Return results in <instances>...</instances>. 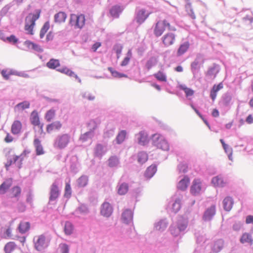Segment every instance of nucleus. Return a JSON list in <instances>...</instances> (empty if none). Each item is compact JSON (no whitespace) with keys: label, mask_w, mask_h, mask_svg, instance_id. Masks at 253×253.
Returning <instances> with one entry per match:
<instances>
[{"label":"nucleus","mask_w":253,"mask_h":253,"mask_svg":"<svg viewBox=\"0 0 253 253\" xmlns=\"http://www.w3.org/2000/svg\"><path fill=\"white\" fill-rule=\"evenodd\" d=\"M72 190L70 184L69 183H66L65 187L64 197L70 198L71 196Z\"/></svg>","instance_id":"obj_55"},{"label":"nucleus","mask_w":253,"mask_h":253,"mask_svg":"<svg viewBox=\"0 0 253 253\" xmlns=\"http://www.w3.org/2000/svg\"><path fill=\"white\" fill-rule=\"evenodd\" d=\"M7 161L5 164V167L6 170L8 169L9 167L13 164L15 163L20 158L19 156H17L13 153L12 151H9L6 155Z\"/></svg>","instance_id":"obj_11"},{"label":"nucleus","mask_w":253,"mask_h":253,"mask_svg":"<svg viewBox=\"0 0 253 253\" xmlns=\"http://www.w3.org/2000/svg\"><path fill=\"white\" fill-rule=\"evenodd\" d=\"M217 72L215 67H211L208 70L206 75L209 77H213V79L216 77Z\"/></svg>","instance_id":"obj_59"},{"label":"nucleus","mask_w":253,"mask_h":253,"mask_svg":"<svg viewBox=\"0 0 253 253\" xmlns=\"http://www.w3.org/2000/svg\"><path fill=\"white\" fill-rule=\"evenodd\" d=\"M181 208V200L178 198L176 199L172 205V210L175 213L178 212Z\"/></svg>","instance_id":"obj_51"},{"label":"nucleus","mask_w":253,"mask_h":253,"mask_svg":"<svg viewBox=\"0 0 253 253\" xmlns=\"http://www.w3.org/2000/svg\"><path fill=\"white\" fill-rule=\"evenodd\" d=\"M82 96L84 98L89 101H92L95 99V96L89 92H84L83 93Z\"/></svg>","instance_id":"obj_61"},{"label":"nucleus","mask_w":253,"mask_h":253,"mask_svg":"<svg viewBox=\"0 0 253 253\" xmlns=\"http://www.w3.org/2000/svg\"><path fill=\"white\" fill-rule=\"evenodd\" d=\"M69 249L68 246L66 244H61L59 246V252L60 253H69Z\"/></svg>","instance_id":"obj_57"},{"label":"nucleus","mask_w":253,"mask_h":253,"mask_svg":"<svg viewBox=\"0 0 253 253\" xmlns=\"http://www.w3.org/2000/svg\"><path fill=\"white\" fill-rule=\"evenodd\" d=\"M13 179L11 178L6 179L0 185V194H5L9 188L12 186Z\"/></svg>","instance_id":"obj_15"},{"label":"nucleus","mask_w":253,"mask_h":253,"mask_svg":"<svg viewBox=\"0 0 253 253\" xmlns=\"http://www.w3.org/2000/svg\"><path fill=\"white\" fill-rule=\"evenodd\" d=\"M103 150V146L100 144H98L96 145L95 148V153L97 156L101 155L102 153Z\"/></svg>","instance_id":"obj_62"},{"label":"nucleus","mask_w":253,"mask_h":253,"mask_svg":"<svg viewBox=\"0 0 253 253\" xmlns=\"http://www.w3.org/2000/svg\"><path fill=\"white\" fill-rule=\"evenodd\" d=\"M85 16L84 14H72L70 15V23L76 28H82L85 24Z\"/></svg>","instance_id":"obj_5"},{"label":"nucleus","mask_w":253,"mask_h":253,"mask_svg":"<svg viewBox=\"0 0 253 253\" xmlns=\"http://www.w3.org/2000/svg\"><path fill=\"white\" fill-rule=\"evenodd\" d=\"M157 63V59L154 57H152L147 61L146 64V67L148 70L150 69L153 66Z\"/></svg>","instance_id":"obj_56"},{"label":"nucleus","mask_w":253,"mask_h":253,"mask_svg":"<svg viewBox=\"0 0 253 253\" xmlns=\"http://www.w3.org/2000/svg\"><path fill=\"white\" fill-rule=\"evenodd\" d=\"M189 183V178L187 176H184V177L178 183L177 187L180 190H185L188 187Z\"/></svg>","instance_id":"obj_19"},{"label":"nucleus","mask_w":253,"mask_h":253,"mask_svg":"<svg viewBox=\"0 0 253 253\" xmlns=\"http://www.w3.org/2000/svg\"><path fill=\"white\" fill-rule=\"evenodd\" d=\"M223 87V85L222 83H219L218 84H214L212 89L211 91V97L212 100H214L216 97V93L221 89Z\"/></svg>","instance_id":"obj_26"},{"label":"nucleus","mask_w":253,"mask_h":253,"mask_svg":"<svg viewBox=\"0 0 253 253\" xmlns=\"http://www.w3.org/2000/svg\"><path fill=\"white\" fill-rule=\"evenodd\" d=\"M60 66V62L58 59H51L47 63L46 66L51 69H54Z\"/></svg>","instance_id":"obj_35"},{"label":"nucleus","mask_w":253,"mask_h":253,"mask_svg":"<svg viewBox=\"0 0 253 253\" xmlns=\"http://www.w3.org/2000/svg\"><path fill=\"white\" fill-rule=\"evenodd\" d=\"M30 120L31 124L34 126H38L42 133L43 132V124L41 123L39 115L37 111H34L31 113Z\"/></svg>","instance_id":"obj_10"},{"label":"nucleus","mask_w":253,"mask_h":253,"mask_svg":"<svg viewBox=\"0 0 253 253\" xmlns=\"http://www.w3.org/2000/svg\"><path fill=\"white\" fill-rule=\"evenodd\" d=\"M153 144L158 148L164 151L169 149V145L165 138L161 135L155 134L153 135Z\"/></svg>","instance_id":"obj_3"},{"label":"nucleus","mask_w":253,"mask_h":253,"mask_svg":"<svg viewBox=\"0 0 253 253\" xmlns=\"http://www.w3.org/2000/svg\"><path fill=\"white\" fill-rule=\"evenodd\" d=\"M123 49L122 46L116 45L115 46L114 49L115 50L116 53L117 54V58H119L120 56V55L122 52V50Z\"/></svg>","instance_id":"obj_63"},{"label":"nucleus","mask_w":253,"mask_h":253,"mask_svg":"<svg viewBox=\"0 0 253 253\" xmlns=\"http://www.w3.org/2000/svg\"><path fill=\"white\" fill-rule=\"evenodd\" d=\"M202 190V182L199 178H195L192 182L190 187V192L192 195H197L200 194Z\"/></svg>","instance_id":"obj_9"},{"label":"nucleus","mask_w":253,"mask_h":253,"mask_svg":"<svg viewBox=\"0 0 253 253\" xmlns=\"http://www.w3.org/2000/svg\"><path fill=\"white\" fill-rule=\"evenodd\" d=\"M59 72L65 74L67 75V76H69L70 77H74L76 78H78V76L77 75H76L74 72H73L72 70L69 69V68L67 67H63L62 68H60L57 70Z\"/></svg>","instance_id":"obj_38"},{"label":"nucleus","mask_w":253,"mask_h":253,"mask_svg":"<svg viewBox=\"0 0 253 253\" xmlns=\"http://www.w3.org/2000/svg\"><path fill=\"white\" fill-rule=\"evenodd\" d=\"M67 18L66 14L64 12H59L54 15V21L57 23H62L65 22Z\"/></svg>","instance_id":"obj_31"},{"label":"nucleus","mask_w":253,"mask_h":253,"mask_svg":"<svg viewBox=\"0 0 253 253\" xmlns=\"http://www.w3.org/2000/svg\"><path fill=\"white\" fill-rule=\"evenodd\" d=\"M128 190V184L123 183L120 185L118 189V193L120 195L126 194Z\"/></svg>","instance_id":"obj_43"},{"label":"nucleus","mask_w":253,"mask_h":253,"mask_svg":"<svg viewBox=\"0 0 253 253\" xmlns=\"http://www.w3.org/2000/svg\"><path fill=\"white\" fill-rule=\"evenodd\" d=\"M154 76L159 81L165 82H167L166 76L161 71H159L157 73H155L154 74Z\"/></svg>","instance_id":"obj_49"},{"label":"nucleus","mask_w":253,"mask_h":253,"mask_svg":"<svg viewBox=\"0 0 253 253\" xmlns=\"http://www.w3.org/2000/svg\"><path fill=\"white\" fill-rule=\"evenodd\" d=\"M224 247V241L222 239H218L214 242L212 250L214 253L219 252Z\"/></svg>","instance_id":"obj_24"},{"label":"nucleus","mask_w":253,"mask_h":253,"mask_svg":"<svg viewBox=\"0 0 253 253\" xmlns=\"http://www.w3.org/2000/svg\"><path fill=\"white\" fill-rule=\"evenodd\" d=\"M189 46L190 44L188 42H186L181 44L177 49V55L180 56L185 53L188 50Z\"/></svg>","instance_id":"obj_25"},{"label":"nucleus","mask_w":253,"mask_h":253,"mask_svg":"<svg viewBox=\"0 0 253 253\" xmlns=\"http://www.w3.org/2000/svg\"><path fill=\"white\" fill-rule=\"evenodd\" d=\"M176 36L171 32L165 34L162 38V42L165 47H169L174 44L175 41Z\"/></svg>","instance_id":"obj_8"},{"label":"nucleus","mask_w":253,"mask_h":253,"mask_svg":"<svg viewBox=\"0 0 253 253\" xmlns=\"http://www.w3.org/2000/svg\"><path fill=\"white\" fill-rule=\"evenodd\" d=\"M234 204L233 199L231 197H226L223 201V208L226 211H230Z\"/></svg>","instance_id":"obj_22"},{"label":"nucleus","mask_w":253,"mask_h":253,"mask_svg":"<svg viewBox=\"0 0 253 253\" xmlns=\"http://www.w3.org/2000/svg\"><path fill=\"white\" fill-rule=\"evenodd\" d=\"M62 126V123L60 121H57L47 125L46 130L48 133H51L59 131Z\"/></svg>","instance_id":"obj_12"},{"label":"nucleus","mask_w":253,"mask_h":253,"mask_svg":"<svg viewBox=\"0 0 253 253\" xmlns=\"http://www.w3.org/2000/svg\"><path fill=\"white\" fill-rule=\"evenodd\" d=\"M170 231L171 234L174 236H177L181 232V231L179 230L176 226L173 225L170 226Z\"/></svg>","instance_id":"obj_60"},{"label":"nucleus","mask_w":253,"mask_h":253,"mask_svg":"<svg viewBox=\"0 0 253 253\" xmlns=\"http://www.w3.org/2000/svg\"><path fill=\"white\" fill-rule=\"evenodd\" d=\"M70 139V135L68 134H60L56 137L54 143V146L59 149H63L69 144Z\"/></svg>","instance_id":"obj_4"},{"label":"nucleus","mask_w":253,"mask_h":253,"mask_svg":"<svg viewBox=\"0 0 253 253\" xmlns=\"http://www.w3.org/2000/svg\"><path fill=\"white\" fill-rule=\"evenodd\" d=\"M212 183L216 187H223L225 184L222 177L219 176H215L212 178Z\"/></svg>","instance_id":"obj_36"},{"label":"nucleus","mask_w":253,"mask_h":253,"mask_svg":"<svg viewBox=\"0 0 253 253\" xmlns=\"http://www.w3.org/2000/svg\"><path fill=\"white\" fill-rule=\"evenodd\" d=\"M41 11L38 10L36 14H29L26 18L25 30L28 34L33 35V28L35 25V21L39 19Z\"/></svg>","instance_id":"obj_2"},{"label":"nucleus","mask_w":253,"mask_h":253,"mask_svg":"<svg viewBox=\"0 0 253 253\" xmlns=\"http://www.w3.org/2000/svg\"><path fill=\"white\" fill-rule=\"evenodd\" d=\"M220 141L222 144L223 149H224L225 152L228 154L229 158V159H230V155H232V148H230L228 145L225 144L223 139H221L220 140Z\"/></svg>","instance_id":"obj_52"},{"label":"nucleus","mask_w":253,"mask_h":253,"mask_svg":"<svg viewBox=\"0 0 253 253\" xmlns=\"http://www.w3.org/2000/svg\"><path fill=\"white\" fill-rule=\"evenodd\" d=\"M56 111L54 109L48 110L45 114V119L47 122H51L55 117Z\"/></svg>","instance_id":"obj_37"},{"label":"nucleus","mask_w":253,"mask_h":253,"mask_svg":"<svg viewBox=\"0 0 253 253\" xmlns=\"http://www.w3.org/2000/svg\"><path fill=\"white\" fill-rule=\"evenodd\" d=\"M30 228V223L29 222H21L19 224L18 229L21 233H25L28 231Z\"/></svg>","instance_id":"obj_33"},{"label":"nucleus","mask_w":253,"mask_h":253,"mask_svg":"<svg viewBox=\"0 0 253 253\" xmlns=\"http://www.w3.org/2000/svg\"><path fill=\"white\" fill-rule=\"evenodd\" d=\"M124 10V8L120 5H115L112 6L109 11L111 15L114 18H119L120 13Z\"/></svg>","instance_id":"obj_18"},{"label":"nucleus","mask_w":253,"mask_h":253,"mask_svg":"<svg viewBox=\"0 0 253 253\" xmlns=\"http://www.w3.org/2000/svg\"><path fill=\"white\" fill-rule=\"evenodd\" d=\"M179 87L180 89L183 90L185 93L186 96L187 97L189 96H193L194 94V91L192 89L187 87L185 85L180 84L179 86Z\"/></svg>","instance_id":"obj_39"},{"label":"nucleus","mask_w":253,"mask_h":253,"mask_svg":"<svg viewBox=\"0 0 253 253\" xmlns=\"http://www.w3.org/2000/svg\"><path fill=\"white\" fill-rule=\"evenodd\" d=\"M178 169L180 172L185 173L188 170V165L185 163H180L178 166Z\"/></svg>","instance_id":"obj_58"},{"label":"nucleus","mask_w":253,"mask_h":253,"mask_svg":"<svg viewBox=\"0 0 253 253\" xmlns=\"http://www.w3.org/2000/svg\"><path fill=\"white\" fill-rule=\"evenodd\" d=\"M108 70L110 72L112 76L114 77V78H128L127 75H126V74L121 73L116 70H114L112 67H109L108 68Z\"/></svg>","instance_id":"obj_40"},{"label":"nucleus","mask_w":253,"mask_h":253,"mask_svg":"<svg viewBox=\"0 0 253 253\" xmlns=\"http://www.w3.org/2000/svg\"><path fill=\"white\" fill-rule=\"evenodd\" d=\"M88 126L90 130L82 134L80 137V140L82 142L86 141L93 137L94 134L93 131L97 128V124L95 121L91 120L88 123Z\"/></svg>","instance_id":"obj_7"},{"label":"nucleus","mask_w":253,"mask_h":253,"mask_svg":"<svg viewBox=\"0 0 253 253\" xmlns=\"http://www.w3.org/2000/svg\"><path fill=\"white\" fill-rule=\"evenodd\" d=\"M150 13H147L146 10L144 9L139 10L137 14L136 21L139 23H143L145 20L148 17Z\"/></svg>","instance_id":"obj_16"},{"label":"nucleus","mask_w":253,"mask_h":253,"mask_svg":"<svg viewBox=\"0 0 253 253\" xmlns=\"http://www.w3.org/2000/svg\"><path fill=\"white\" fill-rule=\"evenodd\" d=\"M64 232L67 235H71L74 230V227L70 222H66L64 226Z\"/></svg>","instance_id":"obj_41"},{"label":"nucleus","mask_w":253,"mask_h":253,"mask_svg":"<svg viewBox=\"0 0 253 253\" xmlns=\"http://www.w3.org/2000/svg\"><path fill=\"white\" fill-rule=\"evenodd\" d=\"M138 143L142 145H145L148 142V134L144 131H141L137 134Z\"/></svg>","instance_id":"obj_20"},{"label":"nucleus","mask_w":253,"mask_h":253,"mask_svg":"<svg viewBox=\"0 0 253 253\" xmlns=\"http://www.w3.org/2000/svg\"><path fill=\"white\" fill-rule=\"evenodd\" d=\"M29 107L30 103L28 101H24L17 104L14 108V111L15 112H19L28 108Z\"/></svg>","instance_id":"obj_32"},{"label":"nucleus","mask_w":253,"mask_h":253,"mask_svg":"<svg viewBox=\"0 0 253 253\" xmlns=\"http://www.w3.org/2000/svg\"><path fill=\"white\" fill-rule=\"evenodd\" d=\"M240 242L242 244L248 243L252 245L253 244V240L251 234L245 233L242 235L240 239Z\"/></svg>","instance_id":"obj_30"},{"label":"nucleus","mask_w":253,"mask_h":253,"mask_svg":"<svg viewBox=\"0 0 253 253\" xmlns=\"http://www.w3.org/2000/svg\"><path fill=\"white\" fill-rule=\"evenodd\" d=\"M215 212V207L214 206L211 207L205 211L203 216V219L205 220H209L214 215Z\"/></svg>","instance_id":"obj_23"},{"label":"nucleus","mask_w":253,"mask_h":253,"mask_svg":"<svg viewBox=\"0 0 253 253\" xmlns=\"http://www.w3.org/2000/svg\"><path fill=\"white\" fill-rule=\"evenodd\" d=\"M113 209L111 205L107 202L104 203L101 209V214L106 217H108L111 215L112 213Z\"/></svg>","instance_id":"obj_14"},{"label":"nucleus","mask_w":253,"mask_h":253,"mask_svg":"<svg viewBox=\"0 0 253 253\" xmlns=\"http://www.w3.org/2000/svg\"><path fill=\"white\" fill-rule=\"evenodd\" d=\"M60 191L57 184L52 183L50 187L49 200H55L58 197Z\"/></svg>","instance_id":"obj_13"},{"label":"nucleus","mask_w":253,"mask_h":253,"mask_svg":"<svg viewBox=\"0 0 253 253\" xmlns=\"http://www.w3.org/2000/svg\"><path fill=\"white\" fill-rule=\"evenodd\" d=\"M11 193L13 197H18L21 193V189L18 186H14L11 190Z\"/></svg>","instance_id":"obj_48"},{"label":"nucleus","mask_w":253,"mask_h":253,"mask_svg":"<svg viewBox=\"0 0 253 253\" xmlns=\"http://www.w3.org/2000/svg\"><path fill=\"white\" fill-rule=\"evenodd\" d=\"M132 57V52L130 49H129L126 54V56L124 58L121 63L122 66H126L128 65L130 59Z\"/></svg>","instance_id":"obj_44"},{"label":"nucleus","mask_w":253,"mask_h":253,"mask_svg":"<svg viewBox=\"0 0 253 253\" xmlns=\"http://www.w3.org/2000/svg\"><path fill=\"white\" fill-rule=\"evenodd\" d=\"M49 27L50 25L48 22H46L44 24L40 31V36L41 39L44 37L45 33L49 30Z\"/></svg>","instance_id":"obj_47"},{"label":"nucleus","mask_w":253,"mask_h":253,"mask_svg":"<svg viewBox=\"0 0 253 253\" xmlns=\"http://www.w3.org/2000/svg\"><path fill=\"white\" fill-rule=\"evenodd\" d=\"M186 9L187 12L191 16V17L193 19H195L196 15L192 7L191 4L190 3L187 4L186 5Z\"/></svg>","instance_id":"obj_54"},{"label":"nucleus","mask_w":253,"mask_h":253,"mask_svg":"<svg viewBox=\"0 0 253 253\" xmlns=\"http://www.w3.org/2000/svg\"><path fill=\"white\" fill-rule=\"evenodd\" d=\"M34 145L36 148V154L37 155H42L44 153L42 146L41 145V141L38 138H35L34 140Z\"/></svg>","instance_id":"obj_27"},{"label":"nucleus","mask_w":253,"mask_h":253,"mask_svg":"<svg viewBox=\"0 0 253 253\" xmlns=\"http://www.w3.org/2000/svg\"><path fill=\"white\" fill-rule=\"evenodd\" d=\"M133 218V213L131 210H126L122 213V219L123 221L128 224L132 221Z\"/></svg>","instance_id":"obj_17"},{"label":"nucleus","mask_w":253,"mask_h":253,"mask_svg":"<svg viewBox=\"0 0 253 253\" xmlns=\"http://www.w3.org/2000/svg\"><path fill=\"white\" fill-rule=\"evenodd\" d=\"M26 44L27 46V47L29 48V49H33L34 50L37 51H42V49L41 48V47L30 41H26Z\"/></svg>","instance_id":"obj_42"},{"label":"nucleus","mask_w":253,"mask_h":253,"mask_svg":"<svg viewBox=\"0 0 253 253\" xmlns=\"http://www.w3.org/2000/svg\"><path fill=\"white\" fill-rule=\"evenodd\" d=\"M77 183L79 187H84L87 184L88 177L86 176H82L78 179Z\"/></svg>","instance_id":"obj_45"},{"label":"nucleus","mask_w":253,"mask_h":253,"mask_svg":"<svg viewBox=\"0 0 253 253\" xmlns=\"http://www.w3.org/2000/svg\"><path fill=\"white\" fill-rule=\"evenodd\" d=\"M148 160V156L145 152H140L138 154V161L141 164H143Z\"/></svg>","instance_id":"obj_50"},{"label":"nucleus","mask_w":253,"mask_h":253,"mask_svg":"<svg viewBox=\"0 0 253 253\" xmlns=\"http://www.w3.org/2000/svg\"><path fill=\"white\" fill-rule=\"evenodd\" d=\"M34 242L35 248L38 251L44 250L48 246L49 243V241L43 235L35 237L34 239Z\"/></svg>","instance_id":"obj_6"},{"label":"nucleus","mask_w":253,"mask_h":253,"mask_svg":"<svg viewBox=\"0 0 253 253\" xmlns=\"http://www.w3.org/2000/svg\"><path fill=\"white\" fill-rule=\"evenodd\" d=\"M188 225V221L183 218H179L177 222L176 226L181 231H184Z\"/></svg>","instance_id":"obj_28"},{"label":"nucleus","mask_w":253,"mask_h":253,"mask_svg":"<svg viewBox=\"0 0 253 253\" xmlns=\"http://www.w3.org/2000/svg\"><path fill=\"white\" fill-rule=\"evenodd\" d=\"M22 123L20 121H14L11 126V131L13 134H19L22 129Z\"/></svg>","instance_id":"obj_21"},{"label":"nucleus","mask_w":253,"mask_h":253,"mask_svg":"<svg viewBox=\"0 0 253 253\" xmlns=\"http://www.w3.org/2000/svg\"><path fill=\"white\" fill-rule=\"evenodd\" d=\"M126 132L125 130L121 131L118 134L116 137V141L117 143L120 144L122 143L126 137Z\"/></svg>","instance_id":"obj_46"},{"label":"nucleus","mask_w":253,"mask_h":253,"mask_svg":"<svg viewBox=\"0 0 253 253\" xmlns=\"http://www.w3.org/2000/svg\"><path fill=\"white\" fill-rule=\"evenodd\" d=\"M166 27L169 30L176 31V28L171 26L170 23L165 19L159 21L156 23L154 29V35L157 37L161 36L166 30Z\"/></svg>","instance_id":"obj_1"},{"label":"nucleus","mask_w":253,"mask_h":253,"mask_svg":"<svg viewBox=\"0 0 253 253\" xmlns=\"http://www.w3.org/2000/svg\"><path fill=\"white\" fill-rule=\"evenodd\" d=\"M1 75L2 77L5 79L8 80L9 79V76L12 75V73L10 71H7V70H2L1 72Z\"/></svg>","instance_id":"obj_64"},{"label":"nucleus","mask_w":253,"mask_h":253,"mask_svg":"<svg viewBox=\"0 0 253 253\" xmlns=\"http://www.w3.org/2000/svg\"><path fill=\"white\" fill-rule=\"evenodd\" d=\"M119 164L118 159L115 156L111 157L108 160V165L110 167L117 166Z\"/></svg>","instance_id":"obj_53"},{"label":"nucleus","mask_w":253,"mask_h":253,"mask_svg":"<svg viewBox=\"0 0 253 253\" xmlns=\"http://www.w3.org/2000/svg\"><path fill=\"white\" fill-rule=\"evenodd\" d=\"M157 171V168L155 165L149 167L145 172V176L147 178L152 177Z\"/></svg>","instance_id":"obj_29"},{"label":"nucleus","mask_w":253,"mask_h":253,"mask_svg":"<svg viewBox=\"0 0 253 253\" xmlns=\"http://www.w3.org/2000/svg\"><path fill=\"white\" fill-rule=\"evenodd\" d=\"M16 247V245L13 242L7 243L4 246V250L5 253H11Z\"/></svg>","instance_id":"obj_34"}]
</instances>
